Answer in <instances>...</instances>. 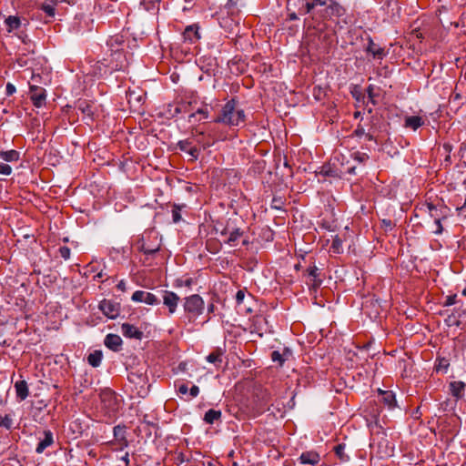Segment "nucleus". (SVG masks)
<instances>
[{"label": "nucleus", "instance_id": "1", "mask_svg": "<svg viewBox=\"0 0 466 466\" xmlns=\"http://www.w3.org/2000/svg\"><path fill=\"white\" fill-rule=\"evenodd\" d=\"M237 104L236 98L228 100L214 121L228 127H238L240 124H244L246 121L244 110L238 109Z\"/></svg>", "mask_w": 466, "mask_h": 466}, {"label": "nucleus", "instance_id": "2", "mask_svg": "<svg viewBox=\"0 0 466 466\" xmlns=\"http://www.w3.org/2000/svg\"><path fill=\"white\" fill-rule=\"evenodd\" d=\"M99 398L101 411L104 416L108 419L116 417L120 408V402L116 392L111 389L106 388L101 390Z\"/></svg>", "mask_w": 466, "mask_h": 466}, {"label": "nucleus", "instance_id": "3", "mask_svg": "<svg viewBox=\"0 0 466 466\" xmlns=\"http://www.w3.org/2000/svg\"><path fill=\"white\" fill-rule=\"evenodd\" d=\"M137 244L144 256H156L160 251L161 239L156 231L150 230L144 233Z\"/></svg>", "mask_w": 466, "mask_h": 466}, {"label": "nucleus", "instance_id": "4", "mask_svg": "<svg viewBox=\"0 0 466 466\" xmlns=\"http://www.w3.org/2000/svg\"><path fill=\"white\" fill-rule=\"evenodd\" d=\"M184 310L190 321L195 320L204 311L203 299L198 294L185 298Z\"/></svg>", "mask_w": 466, "mask_h": 466}, {"label": "nucleus", "instance_id": "5", "mask_svg": "<svg viewBox=\"0 0 466 466\" xmlns=\"http://www.w3.org/2000/svg\"><path fill=\"white\" fill-rule=\"evenodd\" d=\"M114 440L109 442L114 451H123L129 444L127 438V428L124 425H116L113 429Z\"/></svg>", "mask_w": 466, "mask_h": 466}, {"label": "nucleus", "instance_id": "6", "mask_svg": "<svg viewBox=\"0 0 466 466\" xmlns=\"http://www.w3.org/2000/svg\"><path fill=\"white\" fill-rule=\"evenodd\" d=\"M303 277L307 278L306 284L310 290L317 291L323 282L320 278L319 268L315 263H312L306 268L303 273Z\"/></svg>", "mask_w": 466, "mask_h": 466}, {"label": "nucleus", "instance_id": "7", "mask_svg": "<svg viewBox=\"0 0 466 466\" xmlns=\"http://www.w3.org/2000/svg\"><path fill=\"white\" fill-rule=\"evenodd\" d=\"M29 97L34 106L42 107L46 104V91L42 86L31 85L29 86Z\"/></svg>", "mask_w": 466, "mask_h": 466}, {"label": "nucleus", "instance_id": "8", "mask_svg": "<svg viewBox=\"0 0 466 466\" xmlns=\"http://www.w3.org/2000/svg\"><path fill=\"white\" fill-rule=\"evenodd\" d=\"M163 304L167 308L168 314L172 315L177 311L180 301L179 296L174 291L164 289L161 290Z\"/></svg>", "mask_w": 466, "mask_h": 466}, {"label": "nucleus", "instance_id": "9", "mask_svg": "<svg viewBox=\"0 0 466 466\" xmlns=\"http://www.w3.org/2000/svg\"><path fill=\"white\" fill-rule=\"evenodd\" d=\"M99 309L109 319H116L120 313V305L111 299H103L99 302Z\"/></svg>", "mask_w": 466, "mask_h": 466}, {"label": "nucleus", "instance_id": "10", "mask_svg": "<svg viewBox=\"0 0 466 466\" xmlns=\"http://www.w3.org/2000/svg\"><path fill=\"white\" fill-rule=\"evenodd\" d=\"M131 299L134 302H143L150 306L158 305L160 303L157 295L144 290H137L133 293Z\"/></svg>", "mask_w": 466, "mask_h": 466}, {"label": "nucleus", "instance_id": "11", "mask_svg": "<svg viewBox=\"0 0 466 466\" xmlns=\"http://www.w3.org/2000/svg\"><path fill=\"white\" fill-rule=\"evenodd\" d=\"M182 39L187 44H196L200 39L199 25L193 24L187 25L182 33Z\"/></svg>", "mask_w": 466, "mask_h": 466}, {"label": "nucleus", "instance_id": "12", "mask_svg": "<svg viewBox=\"0 0 466 466\" xmlns=\"http://www.w3.org/2000/svg\"><path fill=\"white\" fill-rule=\"evenodd\" d=\"M220 234L221 236L228 235V237L224 239V242L234 247L238 244L240 237L243 235V232L240 230V228H230L228 224L220 232Z\"/></svg>", "mask_w": 466, "mask_h": 466}, {"label": "nucleus", "instance_id": "13", "mask_svg": "<svg viewBox=\"0 0 466 466\" xmlns=\"http://www.w3.org/2000/svg\"><path fill=\"white\" fill-rule=\"evenodd\" d=\"M325 8V17H341L346 14L345 8L335 0H328Z\"/></svg>", "mask_w": 466, "mask_h": 466}, {"label": "nucleus", "instance_id": "14", "mask_svg": "<svg viewBox=\"0 0 466 466\" xmlns=\"http://www.w3.org/2000/svg\"><path fill=\"white\" fill-rule=\"evenodd\" d=\"M378 393L381 396L380 402L385 408L393 410L397 407L396 395L392 390L378 389Z\"/></svg>", "mask_w": 466, "mask_h": 466}, {"label": "nucleus", "instance_id": "15", "mask_svg": "<svg viewBox=\"0 0 466 466\" xmlns=\"http://www.w3.org/2000/svg\"><path fill=\"white\" fill-rule=\"evenodd\" d=\"M365 51L369 54H371L373 58L376 59H382L388 54L385 48L380 47V46L375 44L370 36L368 37V45L365 48Z\"/></svg>", "mask_w": 466, "mask_h": 466}, {"label": "nucleus", "instance_id": "16", "mask_svg": "<svg viewBox=\"0 0 466 466\" xmlns=\"http://www.w3.org/2000/svg\"><path fill=\"white\" fill-rule=\"evenodd\" d=\"M122 334L128 339H141L143 332L136 326L129 323H123L121 325Z\"/></svg>", "mask_w": 466, "mask_h": 466}, {"label": "nucleus", "instance_id": "17", "mask_svg": "<svg viewBox=\"0 0 466 466\" xmlns=\"http://www.w3.org/2000/svg\"><path fill=\"white\" fill-rule=\"evenodd\" d=\"M302 5L299 8L300 15H307L313 12L318 6H323L327 5V0H301Z\"/></svg>", "mask_w": 466, "mask_h": 466}, {"label": "nucleus", "instance_id": "18", "mask_svg": "<svg viewBox=\"0 0 466 466\" xmlns=\"http://www.w3.org/2000/svg\"><path fill=\"white\" fill-rule=\"evenodd\" d=\"M299 461L301 464H309L314 466L320 461V456L315 451H308L300 454Z\"/></svg>", "mask_w": 466, "mask_h": 466}, {"label": "nucleus", "instance_id": "19", "mask_svg": "<svg viewBox=\"0 0 466 466\" xmlns=\"http://www.w3.org/2000/svg\"><path fill=\"white\" fill-rule=\"evenodd\" d=\"M105 346L113 351H119L122 346V339L116 334H107L104 340Z\"/></svg>", "mask_w": 466, "mask_h": 466}, {"label": "nucleus", "instance_id": "20", "mask_svg": "<svg viewBox=\"0 0 466 466\" xmlns=\"http://www.w3.org/2000/svg\"><path fill=\"white\" fill-rule=\"evenodd\" d=\"M257 397L259 398V404L258 405L257 412L262 413L268 410L271 400L270 393L268 390H260Z\"/></svg>", "mask_w": 466, "mask_h": 466}, {"label": "nucleus", "instance_id": "21", "mask_svg": "<svg viewBox=\"0 0 466 466\" xmlns=\"http://www.w3.org/2000/svg\"><path fill=\"white\" fill-rule=\"evenodd\" d=\"M466 384L462 381H451L449 384L451 394L457 400L461 399L464 395Z\"/></svg>", "mask_w": 466, "mask_h": 466}, {"label": "nucleus", "instance_id": "22", "mask_svg": "<svg viewBox=\"0 0 466 466\" xmlns=\"http://www.w3.org/2000/svg\"><path fill=\"white\" fill-rule=\"evenodd\" d=\"M425 124V120L423 117L420 116H410L405 117L404 127L406 128L412 129L413 131L417 130L419 127H422Z\"/></svg>", "mask_w": 466, "mask_h": 466}, {"label": "nucleus", "instance_id": "23", "mask_svg": "<svg viewBox=\"0 0 466 466\" xmlns=\"http://www.w3.org/2000/svg\"><path fill=\"white\" fill-rule=\"evenodd\" d=\"M44 439L39 441L35 448L37 453H42L47 447L51 446L54 442L53 433L47 430L44 431Z\"/></svg>", "mask_w": 466, "mask_h": 466}, {"label": "nucleus", "instance_id": "24", "mask_svg": "<svg viewBox=\"0 0 466 466\" xmlns=\"http://www.w3.org/2000/svg\"><path fill=\"white\" fill-rule=\"evenodd\" d=\"M16 397L20 400H25L29 395L28 386L25 380H18L15 383Z\"/></svg>", "mask_w": 466, "mask_h": 466}, {"label": "nucleus", "instance_id": "25", "mask_svg": "<svg viewBox=\"0 0 466 466\" xmlns=\"http://www.w3.org/2000/svg\"><path fill=\"white\" fill-rule=\"evenodd\" d=\"M428 208L431 212V216L434 218V222L436 225V229L434 230L435 234H441L443 231V228L441 225V218L437 214L438 209L433 204H429Z\"/></svg>", "mask_w": 466, "mask_h": 466}, {"label": "nucleus", "instance_id": "26", "mask_svg": "<svg viewBox=\"0 0 466 466\" xmlns=\"http://www.w3.org/2000/svg\"><path fill=\"white\" fill-rule=\"evenodd\" d=\"M6 31L12 33L14 30L18 29L21 26V19L17 15H9L5 20Z\"/></svg>", "mask_w": 466, "mask_h": 466}, {"label": "nucleus", "instance_id": "27", "mask_svg": "<svg viewBox=\"0 0 466 466\" xmlns=\"http://www.w3.org/2000/svg\"><path fill=\"white\" fill-rule=\"evenodd\" d=\"M56 2L54 0H46L42 5L40 9L45 12V14L48 16L53 18L56 15Z\"/></svg>", "mask_w": 466, "mask_h": 466}, {"label": "nucleus", "instance_id": "28", "mask_svg": "<svg viewBox=\"0 0 466 466\" xmlns=\"http://www.w3.org/2000/svg\"><path fill=\"white\" fill-rule=\"evenodd\" d=\"M0 157L6 162H16L20 158V153L15 149L0 151Z\"/></svg>", "mask_w": 466, "mask_h": 466}, {"label": "nucleus", "instance_id": "29", "mask_svg": "<svg viewBox=\"0 0 466 466\" xmlns=\"http://www.w3.org/2000/svg\"><path fill=\"white\" fill-rule=\"evenodd\" d=\"M164 261V257L160 256L159 253L156 256H145L142 259V263L146 267H153L162 264Z\"/></svg>", "mask_w": 466, "mask_h": 466}, {"label": "nucleus", "instance_id": "30", "mask_svg": "<svg viewBox=\"0 0 466 466\" xmlns=\"http://www.w3.org/2000/svg\"><path fill=\"white\" fill-rule=\"evenodd\" d=\"M222 247L221 242L217 238H208L206 241V248L211 254H217L220 251Z\"/></svg>", "mask_w": 466, "mask_h": 466}, {"label": "nucleus", "instance_id": "31", "mask_svg": "<svg viewBox=\"0 0 466 466\" xmlns=\"http://www.w3.org/2000/svg\"><path fill=\"white\" fill-rule=\"evenodd\" d=\"M103 359L101 350H95L87 356V362L94 368L99 367Z\"/></svg>", "mask_w": 466, "mask_h": 466}, {"label": "nucleus", "instance_id": "32", "mask_svg": "<svg viewBox=\"0 0 466 466\" xmlns=\"http://www.w3.org/2000/svg\"><path fill=\"white\" fill-rule=\"evenodd\" d=\"M221 411L214 409L208 410L204 416V420L208 424H213L215 421L220 420Z\"/></svg>", "mask_w": 466, "mask_h": 466}, {"label": "nucleus", "instance_id": "33", "mask_svg": "<svg viewBox=\"0 0 466 466\" xmlns=\"http://www.w3.org/2000/svg\"><path fill=\"white\" fill-rule=\"evenodd\" d=\"M290 354H291L290 350L289 349H287V348L284 350L283 354H281L278 350H274L271 353V360L274 362H278L279 364V366L282 367L284 362H285V360H286V357L288 355H290Z\"/></svg>", "mask_w": 466, "mask_h": 466}, {"label": "nucleus", "instance_id": "34", "mask_svg": "<svg viewBox=\"0 0 466 466\" xmlns=\"http://www.w3.org/2000/svg\"><path fill=\"white\" fill-rule=\"evenodd\" d=\"M222 355L223 350L221 349H216L211 353H209L206 360L209 363H221L222 362Z\"/></svg>", "mask_w": 466, "mask_h": 466}, {"label": "nucleus", "instance_id": "35", "mask_svg": "<svg viewBox=\"0 0 466 466\" xmlns=\"http://www.w3.org/2000/svg\"><path fill=\"white\" fill-rule=\"evenodd\" d=\"M345 447L346 445L344 443H339L333 448V451L335 452L336 456L339 459L340 461L343 462L350 460V457L345 453Z\"/></svg>", "mask_w": 466, "mask_h": 466}, {"label": "nucleus", "instance_id": "36", "mask_svg": "<svg viewBox=\"0 0 466 466\" xmlns=\"http://www.w3.org/2000/svg\"><path fill=\"white\" fill-rule=\"evenodd\" d=\"M78 109L84 115L89 116L90 118H93L94 112L92 110V106L88 101H86V100L79 101Z\"/></svg>", "mask_w": 466, "mask_h": 466}, {"label": "nucleus", "instance_id": "37", "mask_svg": "<svg viewBox=\"0 0 466 466\" xmlns=\"http://www.w3.org/2000/svg\"><path fill=\"white\" fill-rule=\"evenodd\" d=\"M186 208V205H173L172 206V209H171V214H172V221L174 223H178L179 221L182 220V216H181V210L182 208Z\"/></svg>", "mask_w": 466, "mask_h": 466}, {"label": "nucleus", "instance_id": "38", "mask_svg": "<svg viewBox=\"0 0 466 466\" xmlns=\"http://www.w3.org/2000/svg\"><path fill=\"white\" fill-rule=\"evenodd\" d=\"M329 251L334 254H340L342 252V239L339 236L334 237Z\"/></svg>", "mask_w": 466, "mask_h": 466}, {"label": "nucleus", "instance_id": "39", "mask_svg": "<svg viewBox=\"0 0 466 466\" xmlns=\"http://www.w3.org/2000/svg\"><path fill=\"white\" fill-rule=\"evenodd\" d=\"M367 94L370 103L375 106L377 104L376 98L380 96L378 88H376V86L373 85H370L367 87Z\"/></svg>", "mask_w": 466, "mask_h": 466}, {"label": "nucleus", "instance_id": "40", "mask_svg": "<svg viewBox=\"0 0 466 466\" xmlns=\"http://www.w3.org/2000/svg\"><path fill=\"white\" fill-rule=\"evenodd\" d=\"M286 205V198L281 196H274L271 201V208L280 210Z\"/></svg>", "mask_w": 466, "mask_h": 466}, {"label": "nucleus", "instance_id": "41", "mask_svg": "<svg viewBox=\"0 0 466 466\" xmlns=\"http://www.w3.org/2000/svg\"><path fill=\"white\" fill-rule=\"evenodd\" d=\"M351 157L359 163L364 164L369 160L370 156L364 152L355 151L351 154Z\"/></svg>", "mask_w": 466, "mask_h": 466}, {"label": "nucleus", "instance_id": "42", "mask_svg": "<svg viewBox=\"0 0 466 466\" xmlns=\"http://www.w3.org/2000/svg\"><path fill=\"white\" fill-rule=\"evenodd\" d=\"M0 427H3L6 430H11L13 428V420L10 415L5 414V416L1 417Z\"/></svg>", "mask_w": 466, "mask_h": 466}, {"label": "nucleus", "instance_id": "43", "mask_svg": "<svg viewBox=\"0 0 466 466\" xmlns=\"http://www.w3.org/2000/svg\"><path fill=\"white\" fill-rule=\"evenodd\" d=\"M161 2V0H141V5L147 10L150 11L156 8V6Z\"/></svg>", "mask_w": 466, "mask_h": 466}, {"label": "nucleus", "instance_id": "44", "mask_svg": "<svg viewBox=\"0 0 466 466\" xmlns=\"http://www.w3.org/2000/svg\"><path fill=\"white\" fill-rule=\"evenodd\" d=\"M450 366V362L447 359L441 358L437 360V364L435 365L436 370H443L446 371Z\"/></svg>", "mask_w": 466, "mask_h": 466}, {"label": "nucleus", "instance_id": "45", "mask_svg": "<svg viewBox=\"0 0 466 466\" xmlns=\"http://www.w3.org/2000/svg\"><path fill=\"white\" fill-rule=\"evenodd\" d=\"M192 147V141L188 138V139H185V140H180L178 141L177 143V147L181 150V151H184V152H187L188 149Z\"/></svg>", "mask_w": 466, "mask_h": 466}, {"label": "nucleus", "instance_id": "46", "mask_svg": "<svg viewBox=\"0 0 466 466\" xmlns=\"http://www.w3.org/2000/svg\"><path fill=\"white\" fill-rule=\"evenodd\" d=\"M59 256L64 259H68L70 258L71 250L66 246H62L58 249Z\"/></svg>", "mask_w": 466, "mask_h": 466}, {"label": "nucleus", "instance_id": "47", "mask_svg": "<svg viewBox=\"0 0 466 466\" xmlns=\"http://www.w3.org/2000/svg\"><path fill=\"white\" fill-rule=\"evenodd\" d=\"M457 295L456 294H453V295H450V296H447L446 297V299L443 303V306L444 307H449V306H451V305H454L458 302V299H457Z\"/></svg>", "mask_w": 466, "mask_h": 466}, {"label": "nucleus", "instance_id": "48", "mask_svg": "<svg viewBox=\"0 0 466 466\" xmlns=\"http://www.w3.org/2000/svg\"><path fill=\"white\" fill-rule=\"evenodd\" d=\"M246 297V289H239L236 294V302L238 306H240Z\"/></svg>", "mask_w": 466, "mask_h": 466}, {"label": "nucleus", "instance_id": "49", "mask_svg": "<svg viewBox=\"0 0 466 466\" xmlns=\"http://www.w3.org/2000/svg\"><path fill=\"white\" fill-rule=\"evenodd\" d=\"M12 173V167L5 163H0V174L9 176Z\"/></svg>", "mask_w": 466, "mask_h": 466}, {"label": "nucleus", "instance_id": "50", "mask_svg": "<svg viewBox=\"0 0 466 466\" xmlns=\"http://www.w3.org/2000/svg\"><path fill=\"white\" fill-rule=\"evenodd\" d=\"M381 227L385 230H391L395 227V224L390 219H382L381 220Z\"/></svg>", "mask_w": 466, "mask_h": 466}, {"label": "nucleus", "instance_id": "51", "mask_svg": "<svg viewBox=\"0 0 466 466\" xmlns=\"http://www.w3.org/2000/svg\"><path fill=\"white\" fill-rule=\"evenodd\" d=\"M193 160L197 159L199 156V149L197 147H191L187 152Z\"/></svg>", "mask_w": 466, "mask_h": 466}, {"label": "nucleus", "instance_id": "52", "mask_svg": "<svg viewBox=\"0 0 466 466\" xmlns=\"http://www.w3.org/2000/svg\"><path fill=\"white\" fill-rule=\"evenodd\" d=\"M197 114L201 115L203 119H207L208 117V111L205 108H199L195 113L190 115V117L195 116Z\"/></svg>", "mask_w": 466, "mask_h": 466}, {"label": "nucleus", "instance_id": "53", "mask_svg": "<svg viewBox=\"0 0 466 466\" xmlns=\"http://www.w3.org/2000/svg\"><path fill=\"white\" fill-rule=\"evenodd\" d=\"M195 283V280L192 278H187L185 280H179L177 286H185L187 288H190Z\"/></svg>", "mask_w": 466, "mask_h": 466}, {"label": "nucleus", "instance_id": "54", "mask_svg": "<svg viewBox=\"0 0 466 466\" xmlns=\"http://www.w3.org/2000/svg\"><path fill=\"white\" fill-rule=\"evenodd\" d=\"M15 90H16V88L13 84H11V83L6 84L5 91H6L7 96H12L13 94L15 93Z\"/></svg>", "mask_w": 466, "mask_h": 466}, {"label": "nucleus", "instance_id": "55", "mask_svg": "<svg viewBox=\"0 0 466 466\" xmlns=\"http://www.w3.org/2000/svg\"><path fill=\"white\" fill-rule=\"evenodd\" d=\"M199 394V388L197 385H193L189 390V395L191 398H196Z\"/></svg>", "mask_w": 466, "mask_h": 466}, {"label": "nucleus", "instance_id": "56", "mask_svg": "<svg viewBox=\"0 0 466 466\" xmlns=\"http://www.w3.org/2000/svg\"><path fill=\"white\" fill-rule=\"evenodd\" d=\"M287 10L289 12L288 13V20L293 21V20H298L299 19L298 15L295 12H293V11L290 12L289 11V6H287Z\"/></svg>", "mask_w": 466, "mask_h": 466}, {"label": "nucleus", "instance_id": "57", "mask_svg": "<svg viewBox=\"0 0 466 466\" xmlns=\"http://www.w3.org/2000/svg\"><path fill=\"white\" fill-rule=\"evenodd\" d=\"M116 289L121 290L122 292H125L127 290V282L124 279H121L117 285Z\"/></svg>", "mask_w": 466, "mask_h": 466}, {"label": "nucleus", "instance_id": "58", "mask_svg": "<svg viewBox=\"0 0 466 466\" xmlns=\"http://www.w3.org/2000/svg\"><path fill=\"white\" fill-rule=\"evenodd\" d=\"M354 135L357 137H361L365 135V130L361 126H358L357 128L354 130Z\"/></svg>", "mask_w": 466, "mask_h": 466}, {"label": "nucleus", "instance_id": "59", "mask_svg": "<svg viewBox=\"0 0 466 466\" xmlns=\"http://www.w3.org/2000/svg\"><path fill=\"white\" fill-rule=\"evenodd\" d=\"M178 393L184 395V394H187V391H188V388L187 386V384H181L179 387H178V390H177Z\"/></svg>", "mask_w": 466, "mask_h": 466}, {"label": "nucleus", "instance_id": "60", "mask_svg": "<svg viewBox=\"0 0 466 466\" xmlns=\"http://www.w3.org/2000/svg\"><path fill=\"white\" fill-rule=\"evenodd\" d=\"M238 1L237 0H228L227 3L226 7L228 9H233L237 6Z\"/></svg>", "mask_w": 466, "mask_h": 466}, {"label": "nucleus", "instance_id": "61", "mask_svg": "<svg viewBox=\"0 0 466 466\" xmlns=\"http://www.w3.org/2000/svg\"><path fill=\"white\" fill-rule=\"evenodd\" d=\"M443 148L444 150L447 152V153H451V149H452V147L451 144H448V143H445L443 145Z\"/></svg>", "mask_w": 466, "mask_h": 466}, {"label": "nucleus", "instance_id": "62", "mask_svg": "<svg viewBox=\"0 0 466 466\" xmlns=\"http://www.w3.org/2000/svg\"><path fill=\"white\" fill-rule=\"evenodd\" d=\"M122 461H125L126 465L129 464V455H128V452H126V454L122 457Z\"/></svg>", "mask_w": 466, "mask_h": 466}, {"label": "nucleus", "instance_id": "63", "mask_svg": "<svg viewBox=\"0 0 466 466\" xmlns=\"http://www.w3.org/2000/svg\"><path fill=\"white\" fill-rule=\"evenodd\" d=\"M214 308H215L214 304H210V305H208V312H213Z\"/></svg>", "mask_w": 466, "mask_h": 466}, {"label": "nucleus", "instance_id": "64", "mask_svg": "<svg viewBox=\"0 0 466 466\" xmlns=\"http://www.w3.org/2000/svg\"><path fill=\"white\" fill-rule=\"evenodd\" d=\"M179 369H180L181 370H185V369H186V364H185V363H180V364H179Z\"/></svg>", "mask_w": 466, "mask_h": 466}]
</instances>
